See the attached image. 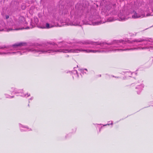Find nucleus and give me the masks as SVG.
<instances>
[{
    "mask_svg": "<svg viewBox=\"0 0 153 153\" xmlns=\"http://www.w3.org/2000/svg\"><path fill=\"white\" fill-rule=\"evenodd\" d=\"M26 43L20 42L16 43L12 46H0V49H4L6 51V52L0 53V54H15L19 56L27 52H31L36 56V45L33 44L28 48H26Z\"/></svg>",
    "mask_w": 153,
    "mask_h": 153,
    "instance_id": "f257e3e1",
    "label": "nucleus"
},
{
    "mask_svg": "<svg viewBox=\"0 0 153 153\" xmlns=\"http://www.w3.org/2000/svg\"><path fill=\"white\" fill-rule=\"evenodd\" d=\"M38 22V19L36 17H34L32 20L30 26L26 27L27 24L25 21V18L23 16H20L19 18L18 22L15 21L12 22H8L5 28L0 29V31L9 32L12 30L31 29L35 27Z\"/></svg>",
    "mask_w": 153,
    "mask_h": 153,
    "instance_id": "f03ea898",
    "label": "nucleus"
},
{
    "mask_svg": "<svg viewBox=\"0 0 153 153\" xmlns=\"http://www.w3.org/2000/svg\"><path fill=\"white\" fill-rule=\"evenodd\" d=\"M83 22L84 24L96 25L104 23L106 21L103 19H102L98 15H97L90 16L88 20L86 18H85L83 20Z\"/></svg>",
    "mask_w": 153,
    "mask_h": 153,
    "instance_id": "7ed1b4c3",
    "label": "nucleus"
},
{
    "mask_svg": "<svg viewBox=\"0 0 153 153\" xmlns=\"http://www.w3.org/2000/svg\"><path fill=\"white\" fill-rule=\"evenodd\" d=\"M61 22V25H60L58 24H55L54 23L53 25H50L49 23H47L45 26H43L41 27V28H49L53 27L54 26H62L65 25H79L80 24V22L78 19H75L73 22L70 21L68 19L66 20L65 22H62V21H60Z\"/></svg>",
    "mask_w": 153,
    "mask_h": 153,
    "instance_id": "20e7f679",
    "label": "nucleus"
},
{
    "mask_svg": "<svg viewBox=\"0 0 153 153\" xmlns=\"http://www.w3.org/2000/svg\"><path fill=\"white\" fill-rule=\"evenodd\" d=\"M149 4L146 5L144 10H141L138 13L134 11L132 15V17L133 18H142L149 16H152L153 13H148L149 11Z\"/></svg>",
    "mask_w": 153,
    "mask_h": 153,
    "instance_id": "39448f33",
    "label": "nucleus"
},
{
    "mask_svg": "<svg viewBox=\"0 0 153 153\" xmlns=\"http://www.w3.org/2000/svg\"><path fill=\"white\" fill-rule=\"evenodd\" d=\"M125 11L123 10L121 11L120 13L118 15L119 18L112 16L108 18L107 21L108 22H111L117 20L118 19L119 21H125L128 19L129 18V17L128 16V14L126 13V15H125Z\"/></svg>",
    "mask_w": 153,
    "mask_h": 153,
    "instance_id": "423d86ee",
    "label": "nucleus"
},
{
    "mask_svg": "<svg viewBox=\"0 0 153 153\" xmlns=\"http://www.w3.org/2000/svg\"><path fill=\"white\" fill-rule=\"evenodd\" d=\"M111 5L106 6L102 9L103 12L106 16L110 14L114 15L116 14V11L115 10L112 11L111 13Z\"/></svg>",
    "mask_w": 153,
    "mask_h": 153,
    "instance_id": "0eeeda50",
    "label": "nucleus"
},
{
    "mask_svg": "<svg viewBox=\"0 0 153 153\" xmlns=\"http://www.w3.org/2000/svg\"><path fill=\"white\" fill-rule=\"evenodd\" d=\"M19 126L20 129L22 131H28L32 130L31 128H29L21 124H19Z\"/></svg>",
    "mask_w": 153,
    "mask_h": 153,
    "instance_id": "6e6552de",
    "label": "nucleus"
},
{
    "mask_svg": "<svg viewBox=\"0 0 153 153\" xmlns=\"http://www.w3.org/2000/svg\"><path fill=\"white\" fill-rule=\"evenodd\" d=\"M143 87V85L141 84L136 87V89L137 90V92L138 94L140 93Z\"/></svg>",
    "mask_w": 153,
    "mask_h": 153,
    "instance_id": "1a4fd4ad",
    "label": "nucleus"
},
{
    "mask_svg": "<svg viewBox=\"0 0 153 153\" xmlns=\"http://www.w3.org/2000/svg\"><path fill=\"white\" fill-rule=\"evenodd\" d=\"M10 91V92L14 94H16L19 92V91H17L16 89L13 88H12Z\"/></svg>",
    "mask_w": 153,
    "mask_h": 153,
    "instance_id": "9d476101",
    "label": "nucleus"
},
{
    "mask_svg": "<svg viewBox=\"0 0 153 153\" xmlns=\"http://www.w3.org/2000/svg\"><path fill=\"white\" fill-rule=\"evenodd\" d=\"M72 72V73H73L74 74H76V76H77V77H78V75L77 74V71H76V70H74Z\"/></svg>",
    "mask_w": 153,
    "mask_h": 153,
    "instance_id": "9b49d317",
    "label": "nucleus"
},
{
    "mask_svg": "<svg viewBox=\"0 0 153 153\" xmlns=\"http://www.w3.org/2000/svg\"><path fill=\"white\" fill-rule=\"evenodd\" d=\"M30 96V94L27 93V94H25L24 95V97H25L26 96H27V97H28Z\"/></svg>",
    "mask_w": 153,
    "mask_h": 153,
    "instance_id": "f8f14e48",
    "label": "nucleus"
},
{
    "mask_svg": "<svg viewBox=\"0 0 153 153\" xmlns=\"http://www.w3.org/2000/svg\"><path fill=\"white\" fill-rule=\"evenodd\" d=\"M33 97H31L29 100V102H30V100H33Z\"/></svg>",
    "mask_w": 153,
    "mask_h": 153,
    "instance_id": "ddd939ff",
    "label": "nucleus"
},
{
    "mask_svg": "<svg viewBox=\"0 0 153 153\" xmlns=\"http://www.w3.org/2000/svg\"><path fill=\"white\" fill-rule=\"evenodd\" d=\"M13 96H6V97H7V98H13Z\"/></svg>",
    "mask_w": 153,
    "mask_h": 153,
    "instance_id": "4468645a",
    "label": "nucleus"
},
{
    "mask_svg": "<svg viewBox=\"0 0 153 153\" xmlns=\"http://www.w3.org/2000/svg\"><path fill=\"white\" fill-rule=\"evenodd\" d=\"M9 18V16L8 15H7L6 16V19H7Z\"/></svg>",
    "mask_w": 153,
    "mask_h": 153,
    "instance_id": "2eb2a0df",
    "label": "nucleus"
},
{
    "mask_svg": "<svg viewBox=\"0 0 153 153\" xmlns=\"http://www.w3.org/2000/svg\"><path fill=\"white\" fill-rule=\"evenodd\" d=\"M25 6H24L23 7H22V8L23 9H25Z\"/></svg>",
    "mask_w": 153,
    "mask_h": 153,
    "instance_id": "dca6fc26",
    "label": "nucleus"
},
{
    "mask_svg": "<svg viewBox=\"0 0 153 153\" xmlns=\"http://www.w3.org/2000/svg\"><path fill=\"white\" fill-rule=\"evenodd\" d=\"M109 125V124H107L104 125H103V126H107V125Z\"/></svg>",
    "mask_w": 153,
    "mask_h": 153,
    "instance_id": "f3484780",
    "label": "nucleus"
},
{
    "mask_svg": "<svg viewBox=\"0 0 153 153\" xmlns=\"http://www.w3.org/2000/svg\"><path fill=\"white\" fill-rule=\"evenodd\" d=\"M152 12H153V8L152 9Z\"/></svg>",
    "mask_w": 153,
    "mask_h": 153,
    "instance_id": "a211bd4d",
    "label": "nucleus"
},
{
    "mask_svg": "<svg viewBox=\"0 0 153 153\" xmlns=\"http://www.w3.org/2000/svg\"><path fill=\"white\" fill-rule=\"evenodd\" d=\"M113 124V123H111V124L112 125Z\"/></svg>",
    "mask_w": 153,
    "mask_h": 153,
    "instance_id": "6ab92c4d",
    "label": "nucleus"
}]
</instances>
